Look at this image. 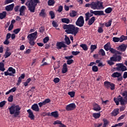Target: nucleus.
<instances>
[{"mask_svg": "<svg viewBox=\"0 0 127 127\" xmlns=\"http://www.w3.org/2000/svg\"><path fill=\"white\" fill-rule=\"evenodd\" d=\"M49 14L51 16V19H54L55 17V15L53 11H50Z\"/></svg>", "mask_w": 127, "mask_h": 127, "instance_id": "37998d69", "label": "nucleus"}, {"mask_svg": "<svg viewBox=\"0 0 127 127\" xmlns=\"http://www.w3.org/2000/svg\"><path fill=\"white\" fill-rule=\"evenodd\" d=\"M121 94L123 97H125L124 99H123V97L121 95H119L118 98L115 97L114 98V101L115 102L117 106L119 105V102H121V104L122 105L127 104V91H124Z\"/></svg>", "mask_w": 127, "mask_h": 127, "instance_id": "f03ea898", "label": "nucleus"}, {"mask_svg": "<svg viewBox=\"0 0 127 127\" xmlns=\"http://www.w3.org/2000/svg\"><path fill=\"white\" fill-rule=\"evenodd\" d=\"M99 55H102V56L104 57L105 56L106 54L105 51H104L103 49H101L99 51Z\"/></svg>", "mask_w": 127, "mask_h": 127, "instance_id": "ea45409f", "label": "nucleus"}, {"mask_svg": "<svg viewBox=\"0 0 127 127\" xmlns=\"http://www.w3.org/2000/svg\"><path fill=\"white\" fill-rule=\"evenodd\" d=\"M64 41L67 45H69L71 43L69 38L66 36H65Z\"/></svg>", "mask_w": 127, "mask_h": 127, "instance_id": "473e14b6", "label": "nucleus"}, {"mask_svg": "<svg viewBox=\"0 0 127 127\" xmlns=\"http://www.w3.org/2000/svg\"><path fill=\"white\" fill-rule=\"evenodd\" d=\"M63 29H66L65 32L67 34H70L76 36L78 32L79 28L78 27H75L74 25L69 24V25L64 24L63 26Z\"/></svg>", "mask_w": 127, "mask_h": 127, "instance_id": "f257e3e1", "label": "nucleus"}, {"mask_svg": "<svg viewBox=\"0 0 127 127\" xmlns=\"http://www.w3.org/2000/svg\"><path fill=\"white\" fill-rule=\"evenodd\" d=\"M103 125V123L97 124L95 125V127H101Z\"/></svg>", "mask_w": 127, "mask_h": 127, "instance_id": "774afa93", "label": "nucleus"}, {"mask_svg": "<svg viewBox=\"0 0 127 127\" xmlns=\"http://www.w3.org/2000/svg\"><path fill=\"white\" fill-rule=\"evenodd\" d=\"M31 109L36 112H38L39 111V108L37 104H34L31 107Z\"/></svg>", "mask_w": 127, "mask_h": 127, "instance_id": "4be33fe9", "label": "nucleus"}, {"mask_svg": "<svg viewBox=\"0 0 127 127\" xmlns=\"http://www.w3.org/2000/svg\"><path fill=\"white\" fill-rule=\"evenodd\" d=\"M92 71L93 72H97L98 71V67L97 66H93L92 67Z\"/></svg>", "mask_w": 127, "mask_h": 127, "instance_id": "de8ad7c7", "label": "nucleus"}, {"mask_svg": "<svg viewBox=\"0 0 127 127\" xmlns=\"http://www.w3.org/2000/svg\"><path fill=\"white\" fill-rule=\"evenodd\" d=\"M127 48V45L125 44L120 45L119 47L118 50L121 51L122 52H125Z\"/></svg>", "mask_w": 127, "mask_h": 127, "instance_id": "a211bd4d", "label": "nucleus"}, {"mask_svg": "<svg viewBox=\"0 0 127 127\" xmlns=\"http://www.w3.org/2000/svg\"><path fill=\"white\" fill-rule=\"evenodd\" d=\"M51 101V100L49 98H48V99H45V101H43V102L44 105H45L46 104L50 103Z\"/></svg>", "mask_w": 127, "mask_h": 127, "instance_id": "c03bdc74", "label": "nucleus"}, {"mask_svg": "<svg viewBox=\"0 0 127 127\" xmlns=\"http://www.w3.org/2000/svg\"><path fill=\"white\" fill-rule=\"evenodd\" d=\"M74 61L72 60H67L66 63L68 65H70L71 64H72L73 63Z\"/></svg>", "mask_w": 127, "mask_h": 127, "instance_id": "bf43d9fd", "label": "nucleus"}, {"mask_svg": "<svg viewBox=\"0 0 127 127\" xmlns=\"http://www.w3.org/2000/svg\"><path fill=\"white\" fill-rule=\"evenodd\" d=\"M117 67H115L114 69L116 71H125L127 70V68L123 63L116 64Z\"/></svg>", "mask_w": 127, "mask_h": 127, "instance_id": "6e6552de", "label": "nucleus"}, {"mask_svg": "<svg viewBox=\"0 0 127 127\" xmlns=\"http://www.w3.org/2000/svg\"><path fill=\"white\" fill-rule=\"evenodd\" d=\"M6 103V101H3L0 103V107H2L3 106L5 105V103Z\"/></svg>", "mask_w": 127, "mask_h": 127, "instance_id": "052dcab7", "label": "nucleus"}, {"mask_svg": "<svg viewBox=\"0 0 127 127\" xmlns=\"http://www.w3.org/2000/svg\"><path fill=\"white\" fill-rule=\"evenodd\" d=\"M103 121L104 122L103 127H107V126H108L109 124L110 123V122L108 121L106 119H104L103 120Z\"/></svg>", "mask_w": 127, "mask_h": 127, "instance_id": "c756f323", "label": "nucleus"}, {"mask_svg": "<svg viewBox=\"0 0 127 127\" xmlns=\"http://www.w3.org/2000/svg\"><path fill=\"white\" fill-rule=\"evenodd\" d=\"M103 29H102V27H99L98 32L99 33H102L103 32Z\"/></svg>", "mask_w": 127, "mask_h": 127, "instance_id": "680f3d73", "label": "nucleus"}, {"mask_svg": "<svg viewBox=\"0 0 127 127\" xmlns=\"http://www.w3.org/2000/svg\"><path fill=\"white\" fill-rule=\"evenodd\" d=\"M67 70H68V69H67V65H66V64L65 63L63 65V69H62V73L63 74H64L67 71Z\"/></svg>", "mask_w": 127, "mask_h": 127, "instance_id": "b1692460", "label": "nucleus"}, {"mask_svg": "<svg viewBox=\"0 0 127 127\" xmlns=\"http://www.w3.org/2000/svg\"><path fill=\"white\" fill-rule=\"evenodd\" d=\"M5 70L4 68V65L3 63H0V70L1 71H4Z\"/></svg>", "mask_w": 127, "mask_h": 127, "instance_id": "4c0bfd02", "label": "nucleus"}, {"mask_svg": "<svg viewBox=\"0 0 127 127\" xmlns=\"http://www.w3.org/2000/svg\"><path fill=\"white\" fill-rule=\"evenodd\" d=\"M112 11V8H111V7H108V8H107V9H105V12L107 14H109L111 13Z\"/></svg>", "mask_w": 127, "mask_h": 127, "instance_id": "f704fd0d", "label": "nucleus"}, {"mask_svg": "<svg viewBox=\"0 0 127 127\" xmlns=\"http://www.w3.org/2000/svg\"><path fill=\"white\" fill-rule=\"evenodd\" d=\"M60 79L59 78H55L54 79V80H53V81L54 82H55V83H58V82H60Z\"/></svg>", "mask_w": 127, "mask_h": 127, "instance_id": "338daca9", "label": "nucleus"}, {"mask_svg": "<svg viewBox=\"0 0 127 127\" xmlns=\"http://www.w3.org/2000/svg\"><path fill=\"white\" fill-rule=\"evenodd\" d=\"M26 9V7L23 5L19 9L20 16H23L25 14V11Z\"/></svg>", "mask_w": 127, "mask_h": 127, "instance_id": "f3484780", "label": "nucleus"}, {"mask_svg": "<svg viewBox=\"0 0 127 127\" xmlns=\"http://www.w3.org/2000/svg\"><path fill=\"white\" fill-rule=\"evenodd\" d=\"M37 32H34L31 34H29L27 36V38L29 41V44L31 46H34L35 44L34 41L37 38L36 36Z\"/></svg>", "mask_w": 127, "mask_h": 127, "instance_id": "0eeeda50", "label": "nucleus"}, {"mask_svg": "<svg viewBox=\"0 0 127 127\" xmlns=\"http://www.w3.org/2000/svg\"><path fill=\"white\" fill-rule=\"evenodd\" d=\"M49 41V37H46L43 39V42L46 44Z\"/></svg>", "mask_w": 127, "mask_h": 127, "instance_id": "5fc2aeb1", "label": "nucleus"}, {"mask_svg": "<svg viewBox=\"0 0 127 127\" xmlns=\"http://www.w3.org/2000/svg\"><path fill=\"white\" fill-rule=\"evenodd\" d=\"M27 112L29 114L28 117L30 118L31 120H34L35 116L33 115L32 111L30 109H29L27 110Z\"/></svg>", "mask_w": 127, "mask_h": 127, "instance_id": "aec40b11", "label": "nucleus"}, {"mask_svg": "<svg viewBox=\"0 0 127 127\" xmlns=\"http://www.w3.org/2000/svg\"><path fill=\"white\" fill-rule=\"evenodd\" d=\"M13 2V0H5L4 3H5V4H8Z\"/></svg>", "mask_w": 127, "mask_h": 127, "instance_id": "4d7b16f0", "label": "nucleus"}, {"mask_svg": "<svg viewBox=\"0 0 127 127\" xmlns=\"http://www.w3.org/2000/svg\"><path fill=\"white\" fill-rule=\"evenodd\" d=\"M40 3L39 0H30L25 3V5L27 6L28 10L30 12L34 13L35 11L36 5Z\"/></svg>", "mask_w": 127, "mask_h": 127, "instance_id": "20e7f679", "label": "nucleus"}, {"mask_svg": "<svg viewBox=\"0 0 127 127\" xmlns=\"http://www.w3.org/2000/svg\"><path fill=\"white\" fill-rule=\"evenodd\" d=\"M125 117H126V115H122L119 118V119H118V121H120L121 120L124 119Z\"/></svg>", "mask_w": 127, "mask_h": 127, "instance_id": "0e129e2a", "label": "nucleus"}, {"mask_svg": "<svg viewBox=\"0 0 127 127\" xmlns=\"http://www.w3.org/2000/svg\"><path fill=\"white\" fill-rule=\"evenodd\" d=\"M13 96L12 95H10V96L8 98L7 100L9 102H12L13 101Z\"/></svg>", "mask_w": 127, "mask_h": 127, "instance_id": "09e8293b", "label": "nucleus"}, {"mask_svg": "<svg viewBox=\"0 0 127 127\" xmlns=\"http://www.w3.org/2000/svg\"><path fill=\"white\" fill-rule=\"evenodd\" d=\"M45 10H44V9H42V10H41L40 13H39V15L43 18H45L47 15V14L45 13Z\"/></svg>", "mask_w": 127, "mask_h": 127, "instance_id": "bb28decb", "label": "nucleus"}, {"mask_svg": "<svg viewBox=\"0 0 127 127\" xmlns=\"http://www.w3.org/2000/svg\"><path fill=\"white\" fill-rule=\"evenodd\" d=\"M75 24L76 26H79V27L83 26L84 24V20L83 16H80V17L78 18Z\"/></svg>", "mask_w": 127, "mask_h": 127, "instance_id": "9d476101", "label": "nucleus"}, {"mask_svg": "<svg viewBox=\"0 0 127 127\" xmlns=\"http://www.w3.org/2000/svg\"><path fill=\"white\" fill-rule=\"evenodd\" d=\"M122 54V53L120 52V54H114L112 57L110 58V60L107 61L108 64L112 66L115 64L114 62H120L122 60V57L120 55Z\"/></svg>", "mask_w": 127, "mask_h": 127, "instance_id": "39448f33", "label": "nucleus"}, {"mask_svg": "<svg viewBox=\"0 0 127 127\" xmlns=\"http://www.w3.org/2000/svg\"><path fill=\"white\" fill-rule=\"evenodd\" d=\"M9 49L8 48L6 49V51L5 53V55L4 56V58L6 59L8 57H9L11 55V53L10 52H8Z\"/></svg>", "mask_w": 127, "mask_h": 127, "instance_id": "2f4dec72", "label": "nucleus"}, {"mask_svg": "<svg viewBox=\"0 0 127 127\" xmlns=\"http://www.w3.org/2000/svg\"><path fill=\"white\" fill-rule=\"evenodd\" d=\"M101 116V114L100 113H94L93 114V117L95 118V119H98Z\"/></svg>", "mask_w": 127, "mask_h": 127, "instance_id": "58836bf2", "label": "nucleus"}, {"mask_svg": "<svg viewBox=\"0 0 127 127\" xmlns=\"http://www.w3.org/2000/svg\"><path fill=\"white\" fill-rule=\"evenodd\" d=\"M14 6V4L13 3L12 4H10V5H8L7 6H6L5 9L7 11H11L13 9V7Z\"/></svg>", "mask_w": 127, "mask_h": 127, "instance_id": "6ab92c4d", "label": "nucleus"}, {"mask_svg": "<svg viewBox=\"0 0 127 127\" xmlns=\"http://www.w3.org/2000/svg\"><path fill=\"white\" fill-rule=\"evenodd\" d=\"M80 53V52H79V51H76V52L72 51L71 52L72 55H73V56H77V55H78Z\"/></svg>", "mask_w": 127, "mask_h": 127, "instance_id": "603ef678", "label": "nucleus"}, {"mask_svg": "<svg viewBox=\"0 0 127 127\" xmlns=\"http://www.w3.org/2000/svg\"><path fill=\"white\" fill-rule=\"evenodd\" d=\"M85 6L86 7H90L93 10H102L105 8L103 6V2H100L99 0H97L96 2H92L90 4L88 3L85 4Z\"/></svg>", "mask_w": 127, "mask_h": 127, "instance_id": "7ed1b4c3", "label": "nucleus"}, {"mask_svg": "<svg viewBox=\"0 0 127 127\" xmlns=\"http://www.w3.org/2000/svg\"><path fill=\"white\" fill-rule=\"evenodd\" d=\"M97 49V46L95 45H91V53L93 52L94 50Z\"/></svg>", "mask_w": 127, "mask_h": 127, "instance_id": "864d4df0", "label": "nucleus"}, {"mask_svg": "<svg viewBox=\"0 0 127 127\" xmlns=\"http://www.w3.org/2000/svg\"><path fill=\"white\" fill-rule=\"evenodd\" d=\"M16 72V70L15 69L13 68L12 67H10L8 68V70L4 72V74L5 76H14L15 75L13 74H15Z\"/></svg>", "mask_w": 127, "mask_h": 127, "instance_id": "1a4fd4ad", "label": "nucleus"}, {"mask_svg": "<svg viewBox=\"0 0 127 127\" xmlns=\"http://www.w3.org/2000/svg\"><path fill=\"white\" fill-rule=\"evenodd\" d=\"M68 94L70 95L71 98H73L75 96V92L74 91L69 92Z\"/></svg>", "mask_w": 127, "mask_h": 127, "instance_id": "8fccbe9b", "label": "nucleus"}, {"mask_svg": "<svg viewBox=\"0 0 127 127\" xmlns=\"http://www.w3.org/2000/svg\"><path fill=\"white\" fill-rule=\"evenodd\" d=\"M95 20H96L95 17L94 16L92 17V18H91V19L89 20L88 22V25L89 26H91L94 23Z\"/></svg>", "mask_w": 127, "mask_h": 127, "instance_id": "5701e85b", "label": "nucleus"}, {"mask_svg": "<svg viewBox=\"0 0 127 127\" xmlns=\"http://www.w3.org/2000/svg\"><path fill=\"white\" fill-rule=\"evenodd\" d=\"M76 108V105L74 103H71L67 105L65 107V109L67 111H70L74 110Z\"/></svg>", "mask_w": 127, "mask_h": 127, "instance_id": "2eb2a0df", "label": "nucleus"}, {"mask_svg": "<svg viewBox=\"0 0 127 127\" xmlns=\"http://www.w3.org/2000/svg\"><path fill=\"white\" fill-rule=\"evenodd\" d=\"M124 123H119L118 124H116L114 126L115 127H122L124 125Z\"/></svg>", "mask_w": 127, "mask_h": 127, "instance_id": "e2e57ef3", "label": "nucleus"}, {"mask_svg": "<svg viewBox=\"0 0 127 127\" xmlns=\"http://www.w3.org/2000/svg\"><path fill=\"white\" fill-rule=\"evenodd\" d=\"M57 124H60V125H62V124H63L61 121L57 120V121H56L54 122V125H57Z\"/></svg>", "mask_w": 127, "mask_h": 127, "instance_id": "6e6d98bb", "label": "nucleus"}, {"mask_svg": "<svg viewBox=\"0 0 127 127\" xmlns=\"http://www.w3.org/2000/svg\"><path fill=\"white\" fill-rule=\"evenodd\" d=\"M52 25H53V26L55 28H57L59 26L58 23H57V22H56V21H53Z\"/></svg>", "mask_w": 127, "mask_h": 127, "instance_id": "49530a36", "label": "nucleus"}, {"mask_svg": "<svg viewBox=\"0 0 127 127\" xmlns=\"http://www.w3.org/2000/svg\"><path fill=\"white\" fill-rule=\"evenodd\" d=\"M93 110L99 112L101 110V108L98 104L94 103L93 104Z\"/></svg>", "mask_w": 127, "mask_h": 127, "instance_id": "dca6fc26", "label": "nucleus"}, {"mask_svg": "<svg viewBox=\"0 0 127 127\" xmlns=\"http://www.w3.org/2000/svg\"><path fill=\"white\" fill-rule=\"evenodd\" d=\"M55 3V1L53 0H48V5L49 6H54V4Z\"/></svg>", "mask_w": 127, "mask_h": 127, "instance_id": "a19ab883", "label": "nucleus"}, {"mask_svg": "<svg viewBox=\"0 0 127 127\" xmlns=\"http://www.w3.org/2000/svg\"><path fill=\"white\" fill-rule=\"evenodd\" d=\"M80 47L82 48L83 50L85 51H87L88 50L87 46L85 44L80 45Z\"/></svg>", "mask_w": 127, "mask_h": 127, "instance_id": "72a5a7b5", "label": "nucleus"}, {"mask_svg": "<svg viewBox=\"0 0 127 127\" xmlns=\"http://www.w3.org/2000/svg\"><path fill=\"white\" fill-rule=\"evenodd\" d=\"M10 114L13 115L14 118H17L20 113L21 108L19 105H12L8 108Z\"/></svg>", "mask_w": 127, "mask_h": 127, "instance_id": "423d86ee", "label": "nucleus"}, {"mask_svg": "<svg viewBox=\"0 0 127 127\" xmlns=\"http://www.w3.org/2000/svg\"><path fill=\"white\" fill-rule=\"evenodd\" d=\"M111 114L113 116H117L119 114V109H117L114 110Z\"/></svg>", "mask_w": 127, "mask_h": 127, "instance_id": "c85d7f7f", "label": "nucleus"}, {"mask_svg": "<svg viewBox=\"0 0 127 127\" xmlns=\"http://www.w3.org/2000/svg\"><path fill=\"white\" fill-rule=\"evenodd\" d=\"M22 82V79L21 78H20V77L18 78V80L17 81V83L16 84L17 85H19Z\"/></svg>", "mask_w": 127, "mask_h": 127, "instance_id": "69168bd1", "label": "nucleus"}, {"mask_svg": "<svg viewBox=\"0 0 127 127\" xmlns=\"http://www.w3.org/2000/svg\"><path fill=\"white\" fill-rule=\"evenodd\" d=\"M126 40H127V36L124 35H122L120 38L114 37L113 38V41L115 43H118L119 42L122 43Z\"/></svg>", "mask_w": 127, "mask_h": 127, "instance_id": "9b49d317", "label": "nucleus"}, {"mask_svg": "<svg viewBox=\"0 0 127 127\" xmlns=\"http://www.w3.org/2000/svg\"><path fill=\"white\" fill-rule=\"evenodd\" d=\"M104 85L108 89L110 88L112 90H114L115 89V85L109 81H105L104 82Z\"/></svg>", "mask_w": 127, "mask_h": 127, "instance_id": "ddd939ff", "label": "nucleus"}, {"mask_svg": "<svg viewBox=\"0 0 127 127\" xmlns=\"http://www.w3.org/2000/svg\"><path fill=\"white\" fill-rule=\"evenodd\" d=\"M20 30L21 29L20 28L15 29V30H13V33H14L15 34H17L20 31Z\"/></svg>", "mask_w": 127, "mask_h": 127, "instance_id": "3c124183", "label": "nucleus"}, {"mask_svg": "<svg viewBox=\"0 0 127 127\" xmlns=\"http://www.w3.org/2000/svg\"><path fill=\"white\" fill-rule=\"evenodd\" d=\"M45 31V27L44 26H42L39 28V32L41 33H43V32Z\"/></svg>", "mask_w": 127, "mask_h": 127, "instance_id": "a18cd8bd", "label": "nucleus"}, {"mask_svg": "<svg viewBox=\"0 0 127 127\" xmlns=\"http://www.w3.org/2000/svg\"><path fill=\"white\" fill-rule=\"evenodd\" d=\"M112 22V20H109V22H108L107 23H106L105 26L106 27H110L111 26Z\"/></svg>", "mask_w": 127, "mask_h": 127, "instance_id": "79ce46f5", "label": "nucleus"}, {"mask_svg": "<svg viewBox=\"0 0 127 127\" xmlns=\"http://www.w3.org/2000/svg\"><path fill=\"white\" fill-rule=\"evenodd\" d=\"M110 52L114 54V55L115 54H120V52L116 50L115 49L111 48V49L110 50Z\"/></svg>", "mask_w": 127, "mask_h": 127, "instance_id": "cd10ccee", "label": "nucleus"}, {"mask_svg": "<svg viewBox=\"0 0 127 127\" xmlns=\"http://www.w3.org/2000/svg\"><path fill=\"white\" fill-rule=\"evenodd\" d=\"M20 6L18 5H17V6H15V7H14V11L16 12H18V10H19V9H20Z\"/></svg>", "mask_w": 127, "mask_h": 127, "instance_id": "13d9d810", "label": "nucleus"}, {"mask_svg": "<svg viewBox=\"0 0 127 127\" xmlns=\"http://www.w3.org/2000/svg\"><path fill=\"white\" fill-rule=\"evenodd\" d=\"M61 20L64 23L69 24L70 22L69 19H68V18H62Z\"/></svg>", "mask_w": 127, "mask_h": 127, "instance_id": "393cba45", "label": "nucleus"}, {"mask_svg": "<svg viewBox=\"0 0 127 127\" xmlns=\"http://www.w3.org/2000/svg\"><path fill=\"white\" fill-rule=\"evenodd\" d=\"M48 115L50 116L54 117L56 118L59 117V115L58 111H55V112H53L51 113H49Z\"/></svg>", "mask_w": 127, "mask_h": 127, "instance_id": "412c9836", "label": "nucleus"}, {"mask_svg": "<svg viewBox=\"0 0 127 127\" xmlns=\"http://www.w3.org/2000/svg\"><path fill=\"white\" fill-rule=\"evenodd\" d=\"M69 15L71 17H74L77 15V12H76V11H74V10H73L71 12V13H70Z\"/></svg>", "mask_w": 127, "mask_h": 127, "instance_id": "c9c22d12", "label": "nucleus"}, {"mask_svg": "<svg viewBox=\"0 0 127 127\" xmlns=\"http://www.w3.org/2000/svg\"><path fill=\"white\" fill-rule=\"evenodd\" d=\"M6 16V12L3 11L2 13H0V19H3Z\"/></svg>", "mask_w": 127, "mask_h": 127, "instance_id": "7c9ffc66", "label": "nucleus"}, {"mask_svg": "<svg viewBox=\"0 0 127 127\" xmlns=\"http://www.w3.org/2000/svg\"><path fill=\"white\" fill-rule=\"evenodd\" d=\"M111 49V47L108 44H107L104 46V49L107 52L110 51Z\"/></svg>", "mask_w": 127, "mask_h": 127, "instance_id": "e433bc0d", "label": "nucleus"}, {"mask_svg": "<svg viewBox=\"0 0 127 127\" xmlns=\"http://www.w3.org/2000/svg\"><path fill=\"white\" fill-rule=\"evenodd\" d=\"M122 76V74L121 73L116 72H114L112 75V76L114 78H119L120 77H121Z\"/></svg>", "mask_w": 127, "mask_h": 127, "instance_id": "a878e982", "label": "nucleus"}, {"mask_svg": "<svg viewBox=\"0 0 127 127\" xmlns=\"http://www.w3.org/2000/svg\"><path fill=\"white\" fill-rule=\"evenodd\" d=\"M90 13L92 14H94L95 16H102V15H105V14H104V11H93V10H90Z\"/></svg>", "mask_w": 127, "mask_h": 127, "instance_id": "4468645a", "label": "nucleus"}, {"mask_svg": "<svg viewBox=\"0 0 127 127\" xmlns=\"http://www.w3.org/2000/svg\"><path fill=\"white\" fill-rule=\"evenodd\" d=\"M56 46H57V48L58 50H61L62 49V48H64V51H66V48H67V46L66 45L64 44V42L63 41L60 42H57L56 44Z\"/></svg>", "mask_w": 127, "mask_h": 127, "instance_id": "f8f14e48", "label": "nucleus"}]
</instances>
